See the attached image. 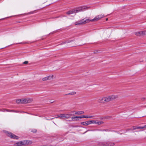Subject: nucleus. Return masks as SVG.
<instances>
[{
    "label": "nucleus",
    "instance_id": "nucleus-15",
    "mask_svg": "<svg viewBox=\"0 0 146 146\" xmlns=\"http://www.w3.org/2000/svg\"><path fill=\"white\" fill-rule=\"evenodd\" d=\"M48 80H51L53 79L54 76L52 74H50L49 76H47Z\"/></svg>",
    "mask_w": 146,
    "mask_h": 146
},
{
    "label": "nucleus",
    "instance_id": "nucleus-5",
    "mask_svg": "<svg viewBox=\"0 0 146 146\" xmlns=\"http://www.w3.org/2000/svg\"><path fill=\"white\" fill-rule=\"evenodd\" d=\"M6 133L8 136L10 137L11 138L15 139H18L19 138L18 137L16 136L15 135L11 132H9L8 131H6Z\"/></svg>",
    "mask_w": 146,
    "mask_h": 146
},
{
    "label": "nucleus",
    "instance_id": "nucleus-22",
    "mask_svg": "<svg viewBox=\"0 0 146 146\" xmlns=\"http://www.w3.org/2000/svg\"><path fill=\"white\" fill-rule=\"evenodd\" d=\"M76 94V92L73 91V92H71L70 93H69V94H68V95H75V94Z\"/></svg>",
    "mask_w": 146,
    "mask_h": 146
},
{
    "label": "nucleus",
    "instance_id": "nucleus-27",
    "mask_svg": "<svg viewBox=\"0 0 146 146\" xmlns=\"http://www.w3.org/2000/svg\"><path fill=\"white\" fill-rule=\"evenodd\" d=\"M28 63V62L27 61H25V62L23 63L24 64H27Z\"/></svg>",
    "mask_w": 146,
    "mask_h": 146
},
{
    "label": "nucleus",
    "instance_id": "nucleus-4",
    "mask_svg": "<svg viewBox=\"0 0 146 146\" xmlns=\"http://www.w3.org/2000/svg\"><path fill=\"white\" fill-rule=\"evenodd\" d=\"M117 98L118 96L116 95H112L104 97L105 103L113 100Z\"/></svg>",
    "mask_w": 146,
    "mask_h": 146
},
{
    "label": "nucleus",
    "instance_id": "nucleus-28",
    "mask_svg": "<svg viewBox=\"0 0 146 146\" xmlns=\"http://www.w3.org/2000/svg\"><path fill=\"white\" fill-rule=\"evenodd\" d=\"M65 16H60L59 17H60V18H62V17H64Z\"/></svg>",
    "mask_w": 146,
    "mask_h": 146
},
{
    "label": "nucleus",
    "instance_id": "nucleus-18",
    "mask_svg": "<svg viewBox=\"0 0 146 146\" xmlns=\"http://www.w3.org/2000/svg\"><path fill=\"white\" fill-rule=\"evenodd\" d=\"M83 118H92L93 117V116H90V115H83Z\"/></svg>",
    "mask_w": 146,
    "mask_h": 146
},
{
    "label": "nucleus",
    "instance_id": "nucleus-13",
    "mask_svg": "<svg viewBox=\"0 0 146 146\" xmlns=\"http://www.w3.org/2000/svg\"><path fill=\"white\" fill-rule=\"evenodd\" d=\"M69 115V117L70 115H77V111H71L69 114H68Z\"/></svg>",
    "mask_w": 146,
    "mask_h": 146
},
{
    "label": "nucleus",
    "instance_id": "nucleus-10",
    "mask_svg": "<svg viewBox=\"0 0 146 146\" xmlns=\"http://www.w3.org/2000/svg\"><path fill=\"white\" fill-rule=\"evenodd\" d=\"M81 124L84 126H87L91 124V120L87 121L85 122H81Z\"/></svg>",
    "mask_w": 146,
    "mask_h": 146
},
{
    "label": "nucleus",
    "instance_id": "nucleus-9",
    "mask_svg": "<svg viewBox=\"0 0 146 146\" xmlns=\"http://www.w3.org/2000/svg\"><path fill=\"white\" fill-rule=\"evenodd\" d=\"M91 124H96L100 125L103 122L99 121L98 120H91Z\"/></svg>",
    "mask_w": 146,
    "mask_h": 146
},
{
    "label": "nucleus",
    "instance_id": "nucleus-1",
    "mask_svg": "<svg viewBox=\"0 0 146 146\" xmlns=\"http://www.w3.org/2000/svg\"><path fill=\"white\" fill-rule=\"evenodd\" d=\"M89 7L86 6H82L75 9L71 10L66 12V14L69 15L72 14L84 11L88 9Z\"/></svg>",
    "mask_w": 146,
    "mask_h": 146
},
{
    "label": "nucleus",
    "instance_id": "nucleus-7",
    "mask_svg": "<svg viewBox=\"0 0 146 146\" xmlns=\"http://www.w3.org/2000/svg\"><path fill=\"white\" fill-rule=\"evenodd\" d=\"M146 129V125L143 126H133L132 129H131V130H133L136 129Z\"/></svg>",
    "mask_w": 146,
    "mask_h": 146
},
{
    "label": "nucleus",
    "instance_id": "nucleus-29",
    "mask_svg": "<svg viewBox=\"0 0 146 146\" xmlns=\"http://www.w3.org/2000/svg\"><path fill=\"white\" fill-rule=\"evenodd\" d=\"M107 20H108V19H106V21H107Z\"/></svg>",
    "mask_w": 146,
    "mask_h": 146
},
{
    "label": "nucleus",
    "instance_id": "nucleus-21",
    "mask_svg": "<svg viewBox=\"0 0 146 146\" xmlns=\"http://www.w3.org/2000/svg\"><path fill=\"white\" fill-rule=\"evenodd\" d=\"M42 80L43 81H45L47 80H48L47 76L43 78L42 79Z\"/></svg>",
    "mask_w": 146,
    "mask_h": 146
},
{
    "label": "nucleus",
    "instance_id": "nucleus-14",
    "mask_svg": "<svg viewBox=\"0 0 146 146\" xmlns=\"http://www.w3.org/2000/svg\"><path fill=\"white\" fill-rule=\"evenodd\" d=\"M134 33L135 35L137 36H140L142 35V31L136 32Z\"/></svg>",
    "mask_w": 146,
    "mask_h": 146
},
{
    "label": "nucleus",
    "instance_id": "nucleus-12",
    "mask_svg": "<svg viewBox=\"0 0 146 146\" xmlns=\"http://www.w3.org/2000/svg\"><path fill=\"white\" fill-rule=\"evenodd\" d=\"M98 102L100 103L104 104L105 103L104 97L99 99L98 100Z\"/></svg>",
    "mask_w": 146,
    "mask_h": 146
},
{
    "label": "nucleus",
    "instance_id": "nucleus-11",
    "mask_svg": "<svg viewBox=\"0 0 146 146\" xmlns=\"http://www.w3.org/2000/svg\"><path fill=\"white\" fill-rule=\"evenodd\" d=\"M107 15H104L101 14L96 16L94 18H102L106 17Z\"/></svg>",
    "mask_w": 146,
    "mask_h": 146
},
{
    "label": "nucleus",
    "instance_id": "nucleus-24",
    "mask_svg": "<svg viewBox=\"0 0 146 146\" xmlns=\"http://www.w3.org/2000/svg\"><path fill=\"white\" fill-rule=\"evenodd\" d=\"M142 35H146V30L142 31Z\"/></svg>",
    "mask_w": 146,
    "mask_h": 146
},
{
    "label": "nucleus",
    "instance_id": "nucleus-20",
    "mask_svg": "<svg viewBox=\"0 0 146 146\" xmlns=\"http://www.w3.org/2000/svg\"><path fill=\"white\" fill-rule=\"evenodd\" d=\"M20 17V15H15V16L14 15V16H11L10 17H6L4 18H5V19L9 18V17Z\"/></svg>",
    "mask_w": 146,
    "mask_h": 146
},
{
    "label": "nucleus",
    "instance_id": "nucleus-6",
    "mask_svg": "<svg viewBox=\"0 0 146 146\" xmlns=\"http://www.w3.org/2000/svg\"><path fill=\"white\" fill-rule=\"evenodd\" d=\"M33 100L31 98H25L23 99V104H26L31 102Z\"/></svg>",
    "mask_w": 146,
    "mask_h": 146
},
{
    "label": "nucleus",
    "instance_id": "nucleus-25",
    "mask_svg": "<svg viewBox=\"0 0 146 146\" xmlns=\"http://www.w3.org/2000/svg\"><path fill=\"white\" fill-rule=\"evenodd\" d=\"M77 118H83V115H81V116H77Z\"/></svg>",
    "mask_w": 146,
    "mask_h": 146
},
{
    "label": "nucleus",
    "instance_id": "nucleus-17",
    "mask_svg": "<svg viewBox=\"0 0 146 146\" xmlns=\"http://www.w3.org/2000/svg\"><path fill=\"white\" fill-rule=\"evenodd\" d=\"M72 119L73 121H78L79 119L77 118V116H74L72 117Z\"/></svg>",
    "mask_w": 146,
    "mask_h": 146
},
{
    "label": "nucleus",
    "instance_id": "nucleus-19",
    "mask_svg": "<svg viewBox=\"0 0 146 146\" xmlns=\"http://www.w3.org/2000/svg\"><path fill=\"white\" fill-rule=\"evenodd\" d=\"M84 113V112L82 111H77V115L82 114Z\"/></svg>",
    "mask_w": 146,
    "mask_h": 146
},
{
    "label": "nucleus",
    "instance_id": "nucleus-23",
    "mask_svg": "<svg viewBox=\"0 0 146 146\" xmlns=\"http://www.w3.org/2000/svg\"><path fill=\"white\" fill-rule=\"evenodd\" d=\"M114 145V144L113 143H110L109 144L107 145L109 146H113Z\"/></svg>",
    "mask_w": 146,
    "mask_h": 146
},
{
    "label": "nucleus",
    "instance_id": "nucleus-8",
    "mask_svg": "<svg viewBox=\"0 0 146 146\" xmlns=\"http://www.w3.org/2000/svg\"><path fill=\"white\" fill-rule=\"evenodd\" d=\"M58 116L62 118H67L69 117V115L68 114H60L58 115Z\"/></svg>",
    "mask_w": 146,
    "mask_h": 146
},
{
    "label": "nucleus",
    "instance_id": "nucleus-26",
    "mask_svg": "<svg viewBox=\"0 0 146 146\" xmlns=\"http://www.w3.org/2000/svg\"><path fill=\"white\" fill-rule=\"evenodd\" d=\"M34 12H35V11H32L31 12H29V13H30V14H31V13H32H32H34Z\"/></svg>",
    "mask_w": 146,
    "mask_h": 146
},
{
    "label": "nucleus",
    "instance_id": "nucleus-2",
    "mask_svg": "<svg viewBox=\"0 0 146 146\" xmlns=\"http://www.w3.org/2000/svg\"><path fill=\"white\" fill-rule=\"evenodd\" d=\"M98 20L97 19H93L92 20H90L89 19H82L79 21L76 22L75 24L80 25L81 24H84L89 22L90 21H97Z\"/></svg>",
    "mask_w": 146,
    "mask_h": 146
},
{
    "label": "nucleus",
    "instance_id": "nucleus-3",
    "mask_svg": "<svg viewBox=\"0 0 146 146\" xmlns=\"http://www.w3.org/2000/svg\"><path fill=\"white\" fill-rule=\"evenodd\" d=\"M31 143L32 142L31 141L27 140H24L16 142L14 143V145L15 146H22L28 144H31Z\"/></svg>",
    "mask_w": 146,
    "mask_h": 146
},
{
    "label": "nucleus",
    "instance_id": "nucleus-16",
    "mask_svg": "<svg viewBox=\"0 0 146 146\" xmlns=\"http://www.w3.org/2000/svg\"><path fill=\"white\" fill-rule=\"evenodd\" d=\"M23 99H18L16 100V102L17 104H23V101H22Z\"/></svg>",
    "mask_w": 146,
    "mask_h": 146
}]
</instances>
